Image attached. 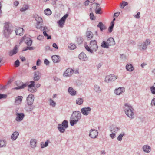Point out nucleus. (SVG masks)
Masks as SVG:
<instances>
[{"instance_id": "1", "label": "nucleus", "mask_w": 155, "mask_h": 155, "mask_svg": "<svg viewBox=\"0 0 155 155\" xmlns=\"http://www.w3.org/2000/svg\"><path fill=\"white\" fill-rule=\"evenodd\" d=\"M85 47L87 51L91 53L96 51L98 48L97 42L95 40L91 41L90 42L89 46H88L87 45H85Z\"/></svg>"}, {"instance_id": "2", "label": "nucleus", "mask_w": 155, "mask_h": 155, "mask_svg": "<svg viewBox=\"0 0 155 155\" xmlns=\"http://www.w3.org/2000/svg\"><path fill=\"white\" fill-rule=\"evenodd\" d=\"M117 77L114 74H110L107 76L105 78V81L107 83H110L115 81L117 79Z\"/></svg>"}, {"instance_id": "3", "label": "nucleus", "mask_w": 155, "mask_h": 155, "mask_svg": "<svg viewBox=\"0 0 155 155\" xmlns=\"http://www.w3.org/2000/svg\"><path fill=\"white\" fill-rule=\"evenodd\" d=\"M125 106L128 108L127 110H125V113L127 116H132L134 115V113L133 111V109L132 107L129 106V104H125Z\"/></svg>"}, {"instance_id": "4", "label": "nucleus", "mask_w": 155, "mask_h": 155, "mask_svg": "<svg viewBox=\"0 0 155 155\" xmlns=\"http://www.w3.org/2000/svg\"><path fill=\"white\" fill-rule=\"evenodd\" d=\"M89 133V137L93 139L96 138L97 137L98 134V131L94 129H91L90 130Z\"/></svg>"}, {"instance_id": "5", "label": "nucleus", "mask_w": 155, "mask_h": 155, "mask_svg": "<svg viewBox=\"0 0 155 155\" xmlns=\"http://www.w3.org/2000/svg\"><path fill=\"white\" fill-rule=\"evenodd\" d=\"M81 117H71V119L70 121V125L71 126H74L76 124L79 120Z\"/></svg>"}, {"instance_id": "6", "label": "nucleus", "mask_w": 155, "mask_h": 155, "mask_svg": "<svg viewBox=\"0 0 155 155\" xmlns=\"http://www.w3.org/2000/svg\"><path fill=\"white\" fill-rule=\"evenodd\" d=\"M68 16V14H65L58 21V24L60 27L62 28L63 26L65 20Z\"/></svg>"}, {"instance_id": "7", "label": "nucleus", "mask_w": 155, "mask_h": 155, "mask_svg": "<svg viewBox=\"0 0 155 155\" xmlns=\"http://www.w3.org/2000/svg\"><path fill=\"white\" fill-rule=\"evenodd\" d=\"M15 83L18 86V87L14 88V89H23L26 87L27 86L26 84H24L22 82L20 81H16Z\"/></svg>"}, {"instance_id": "8", "label": "nucleus", "mask_w": 155, "mask_h": 155, "mask_svg": "<svg viewBox=\"0 0 155 155\" xmlns=\"http://www.w3.org/2000/svg\"><path fill=\"white\" fill-rule=\"evenodd\" d=\"M34 96L32 94H29L27 98V104L28 105H31L34 100Z\"/></svg>"}, {"instance_id": "9", "label": "nucleus", "mask_w": 155, "mask_h": 155, "mask_svg": "<svg viewBox=\"0 0 155 155\" xmlns=\"http://www.w3.org/2000/svg\"><path fill=\"white\" fill-rule=\"evenodd\" d=\"M5 29L4 31V34L5 35H9L11 32V29L7 24L5 25Z\"/></svg>"}, {"instance_id": "10", "label": "nucleus", "mask_w": 155, "mask_h": 155, "mask_svg": "<svg viewBox=\"0 0 155 155\" xmlns=\"http://www.w3.org/2000/svg\"><path fill=\"white\" fill-rule=\"evenodd\" d=\"M150 43V40L147 39L146 41L145 42V44L142 45H140V49L141 50H145L147 48V46L149 45Z\"/></svg>"}, {"instance_id": "11", "label": "nucleus", "mask_w": 155, "mask_h": 155, "mask_svg": "<svg viewBox=\"0 0 155 155\" xmlns=\"http://www.w3.org/2000/svg\"><path fill=\"white\" fill-rule=\"evenodd\" d=\"M125 91V89L124 87H119L115 90L114 93L116 95H119L124 92Z\"/></svg>"}, {"instance_id": "12", "label": "nucleus", "mask_w": 155, "mask_h": 155, "mask_svg": "<svg viewBox=\"0 0 155 155\" xmlns=\"http://www.w3.org/2000/svg\"><path fill=\"white\" fill-rule=\"evenodd\" d=\"M91 110V108L89 107H85L81 109V112L84 115H87L90 112Z\"/></svg>"}, {"instance_id": "13", "label": "nucleus", "mask_w": 155, "mask_h": 155, "mask_svg": "<svg viewBox=\"0 0 155 155\" xmlns=\"http://www.w3.org/2000/svg\"><path fill=\"white\" fill-rule=\"evenodd\" d=\"M17 35L21 36L24 33V29L21 28H18L15 30Z\"/></svg>"}, {"instance_id": "14", "label": "nucleus", "mask_w": 155, "mask_h": 155, "mask_svg": "<svg viewBox=\"0 0 155 155\" xmlns=\"http://www.w3.org/2000/svg\"><path fill=\"white\" fill-rule=\"evenodd\" d=\"M142 149L144 152L147 153H149L151 150V147L147 145H143L142 147Z\"/></svg>"}, {"instance_id": "15", "label": "nucleus", "mask_w": 155, "mask_h": 155, "mask_svg": "<svg viewBox=\"0 0 155 155\" xmlns=\"http://www.w3.org/2000/svg\"><path fill=\"white\" fill-rule=\"evenodd\" d=\"M110 131L112 133H116L120 130V128L117 127L115 126H111L110 127Z\"/></svg>"}, {"instance_id": "16", "label": "nucleus", "mask_w": 155, "mask_h": 155, "mask_svg": "<svg viewBox=\"0 0 155 155\" xmlns=\"http://www.w3.org/2000/svg\"><path fill=\"white\" fill-rule=\"evenodd\" d=\"M107 43L108 46L114 45L115 44V42L114 39L112 38H109L107 40Z\"/></svg>"}, {"instance_id": "17", "label": "nucleus", "mask_w": 155, "mask_h": 155, "mask_svg": "<svg viewBox=\"0 0 155 155\" xmlns=\"http://www.w3.org/2000/svg\"><path fill=\"white\" fill-rule=\"evenodd\" d=\"M72 71H73L71 69H67L64 73V77H68L71 76Z\"/></svg>"}, {"instance_id": "18", "label": "nucleus", "mask_w": 155, "mask_h": 155, "mask_svg": "<svg viewBox=\"0 0 155 155\" xmlns=\"http://www.w3.org/2000/svg\"><path fill=\"white\" fill-rule=\"evenodd\" d=\"M23 97L21 96H18L15 98V103L16 104L19 105L22 102Z\"/></svg>"}, {"instance_id": "19", "label": "nucleus", "mask_w": 155, "mask_h": 155, "mask_svg": "<svg viewBox=\"0 0 155 155\" xmlns=\"http://www.w3.org/2000/svg\"><path fill=\"white\" fill-rule=\"evenodd\" d=\"M79 58L80 60L83 61L87 60V59L86 55L83 52H82L79 54Z\"/></svg>"}, {"instance_id": "20", "label": "nucleus", "mask_w": 155, "mask_h": 155, "mask_svg": "<svg viewBox=\"0 0 155 155\" xmlns=\"http://www.w3.org/2000/svg\"><path fill=\"white\" fill-rule=\"evenodd\" d=\"M52 59L54 63L58 62L60 61V57L59 56L54 55L52 56Z\"/></svg>"}, {"instance_id": "21", "label": "nucleus", "mask_w": 155, "mask_h": 155, "mask_svg": "<svg viewBox=\"0 0 155 155\" xmlns=\"http://www.w3.org/2000/svg\"><path fill=\"white\" fill-rule=\"evenodd\" d=\"M18 52V50L16 46H15L14 48V49L10 51L9 52V55L10 56H12L13 55L16 54Z\"/></svg>"}, {"instance_id": "22", "label": "nucleus", "mask_w": 155, "mask_h": 155, "mask_svg": "<svg viewBox=\"0 0 155 155\" xmlns=\"http://www.w3.org/2000/svg\"><path fill=\"white\" fill-rule=\"evenodd\" d=\"M57 128L58 131L61 133H64L65 131L66 128L59 124L58 125Z\"/></svg>"}, {"instance_id": "23", "label": "nucleus", "mask_w": 155, "mask_h": 155, "mask_svg": "<svg viewBox=\"0 0 155 155\" xmlns=\"http://www.w3.org/2000/svg\"><path fill=\"white\" fill-rule=\"evenodd\" d=\"M19 134V133L18 132L15 131L13 132L11 137L12 140H15L16 139L18 138Z\"/></svg>"}, {"instance_id": "24", "label": "nucleus", "mask_w": 155, "mask_h": 155, "mask_svg": "<svg viewBox=\"0 0 155 155\" xmlns=\"http://www.w3.org/2000/svg\"><path fill=\"white\" fill-rule=\"evenodd\" d=\"M34 18H35V20L37 21V22L38 23H42L43 20L42 18L40 17L37 14H35L34 15Z\"/></svg>"}, {"instance_id": "25", "label": "nucleus", "mask_w": 155, "mask_h": 155, "mask_svg": "<svg viewBox=\"0 0 155 155\" xmlns=\"http://www.w3.org/2000/svg\"><path fill=\"white\" fill-rule=\"evenodd\" d=\"M68 92L71 95H75L76 93V91L74 90L73 88L71 87L69 88L68 90Z\"/></svg>"}, {"instance_id": "26", "label": "nucleus", "mask_w": 155, "mask_h": 155, "mask_svg": "<svg viewBox=\"0 0 155 155\" xmlns=\"http://www.w3.org/2000/svg\"><path fill=\"white\" fill-rule=\"evenodd\" d=\"M127 70L130 71H132L134 70V68L132 65L130 64H129L126 66V67Z\"/></svg>"}, {"instance_id": "27", "label": "nucleus", "mask_w": 155, "mask_h": 155, "mask_svg": "<svg viewBox=\"0 0 155 155\" xmlns=\"http://www.w3.org/2000/svg\"><path fill=\"white\" fill-rule=\"evenodd\" d=\"M36 140L35 139H31L30 140V144L32 148H35L36 146Z\"/></svg>"}, {"instance_id": "28", "label": "nucleus", "mask_w": 155, "mask_h": 155, "mask_svg": "<svg viewBox=\"0 0 155 155\" xmlns=\"http://www.w3.org/2000/svg\"><path fill=\"white\" fill-rule=\"evenodd\" d=\"M61 124V125L65 127V128L67 129L68 128V121L67 120H64L62 122L61 124Z\"/></svg>"}, {"instance_id": "29", "label": "nucleus", "mask_w": 155, "mask_h": 155, "mask_svg": "<svg viewBox=\"0 0 155 155\" xmlns=\"http://www.w3.org/2000/svg\"><path fill=\"white\" fill-rule=\"evenodd\" d=\"M97 27L100 28L101 31L105 29L106 28V27L104 25L102 22H100L97 25Z\"/></svg>"}, {"instance_id": "30", "label": "nucleus", "mask_w": 155, "mask_h": 155, "mask_svg": "<svg viewBox=\"0 0 155 155\" xmlns=\"http://www.w3.org/2000/svg\"><path fill=\"white\" fill-rule=\"evenodd\" d=\"M49 143H50V141L48 140L46 141L45 143H44L43 142L41 143V148H43L47 147Z\"/></svg>"}, {"instance_id": "31", "label": "nucleus", "mask_w": 155, "mask_h": 155, "mask_svg": "<svg viewBox=\"0 0 155 155\" xmlns=\"http://www.w3.org/2000/svg\"><path fill=\"white\" fill-rule=\"evenodd\" d=\"M40 76L39 75V73L38 72H35L34 75V80L37 81L40 78Z\"/></svg>"}, {"instance_id": "32", "label": "nucleus", "mask_w": 155, "mask_h": 155, "mask_svg": "<svg viewBox=\"0 0 155 155\" xmlns=\"http://www.w3.org/2000/svg\"><path fill=\"white\" fill-rule=\"evenodd\" d=\"M125 134L124 132L121 133L117 137V140L119 141H121L122 140L123 137L125 135Z\"/></svg>"}, {"instance_id": "33", "label": "nucleus", "mask_w": 155, "mask_h": 155, "mask_svg": "<svg viewBox=\"0 0 155 155\" xmlns=\"http://www.w3.org/2000/svg\"><path fill=\"white\" fill-rule=\"evenodd\" d=\"M44 13L47 15H50L51 14V11L49 8H47L44 11Z\"/></svg>"}, {"instance_id": "34", "label": "nucleus", "mask_w": 155, "mask_h": 155, "mask_svg": "<svg viewBox=\"0 0 155 155\" xmlns=\"http://www.w3.org/2000/svg\"><path fill=\"white\" fill-rule=\"evenodd\" d=\"M6 143L5 141L3 140H0V147H2L6 146Z\"/></svg>"}, {"instance_id": "35", "label": "nucleus", "mask_w": 155, "mask_h": 155, "mask_svg": "<svg viewBox=\"0 0 155 155\" xmlns=\"http://www.w3.org/2000/svg\"><path fill=\"white\" fill-rule=\"evenodd\" d=\"M81 116L80 112L77 111L74 112L72 115V116Z\"/></svg>"}, {"instance_id": "36", "label": "nucleus", "mask_w": 155, "mask_h": 155, "mask_svg": "<svg viewBox=\"0 0 155 155\" xmlns=\"http://www.w3.org/2000/svg\"><path fill=\"white\" fill-rule=\"evenodd\" d=\"M83 102V99L81 98H79L77 99L76 101V103L78 104H82Z\"/></svg>"}, {"instance_id": "37", "label": "nucleus", "mask_w": 155, "mask_h": 155, "mask_svg": "<svg viewBox=\"0 0 155 155\" xmlns=\"http://www.w3.org/2000/svg\"><path fill=\"white\" fill-rule=\"evenodd\" d=\"M87 36L88 38H92L93 37V33L91 31H88L87 32Z\"/></svg>"}, {"instance_id": "38", "label": "nucleus", "mask_w": 155, "mask_h": 155, "mask_svg": "<svg viewBox=\"0 0 155 155\" xmlns=\"http://www.w3.org/2000/svg\"><path fill=\"white\" fill-rule=\"evenodd\" d=\"M28 90L31 92H35L36 91V89L35 88V87H28Z\"/></svg>"}, {"instance_id": "39", "label": "nucleus", "mask_w": 155, "mask_h": 155, "mask_svg": "<svg viewBox=\"0 0 155 155\" xmlns=\"http://www.w3.org/2000/svg\"><path fill=\"white\" fill-rule=\"evenodd\" d=\"M101 46L102 47L105 48H108L109 46L107 44V42H106L105 41H103L101 44Z\"/></svg>"}, {"instance_id": "40", "label": "nucleus", "mask_w": 155, "mask_h": 155, "mask_svg": "<svg viewBox=\"0 0 155 155\" xmlns=\"http://www.w3.org/2000/svg\"><path fill=\"white\" fill-rule=\"evenodd\" d=\"M29 8L28 6V5H26L25 6V7L21 8L20 9V11L21 12L25 11V10H27Z\"/></svg>"}, {"instance_id": "41", "label": "nucleus", "mask_w": 155, "mask_h": 155, "mask_svg": "<svg viewBox=\"0 0 155 155\" xmlns=\"http://www.w3.org/2000/svg\"><path fill=\"white\" fill-rule=\"evenodd\" d=\"M114 22H111V25L109 27V31L110 32H111L112 31L114 25Z\"/></svg>"}, {"instance_id": "42", "label": "nucleus", "mask_w": 155, "mask_h": 155, "mask_svg": "<svg viewBox=\"0 0 155 155\" xmlns=\"http://www.w3.org/2000/svg\"><path fill=\"white\" fill-rule=\"evenodd\" d=\"M120 8H124L126 5H128V3L126 2H123L122 3L120 4Z\"/></svg>"}, {"instance_id": "43", "label": "nucleus", "mask_w": 155, "mask_h": 155, "mask_svg": "<svg viewBox=\"0 0 155 155\" xmlns=\"http://www.w3.org/2000/svg\"><path fill=\"white\" fill-rule=\"evenodd\" d=\"M94 90L96 92L98 93L100 92L101 91L100 87L97 85L94 86Z\"/></svg>"}, {"instance_id": "44", "label": "nucleus", "mask_w": 155, "mask_h": 155, "mask_svg": "<svg viewBox=\"0 0 155 155\" xmlns=\"http://www.w3.org/2000/svg\"><path fill=\"white\" fill-rule=\"evenodd\" d=\"M50 105L53 107H54L56 105V103L51 99H50Z\"/></svg>"}, {"instance_id": "45", "label": "nucleus", "mask_w": 155, "mask_h": 155, "mask_svg": "<svg viewBox=\"0 0 155 155\" xmlns=\"http://www.w3.org/2000/svg\"><path fill=\"white\" fill-rule=\"evenodd\" d=\"M76 46L74 44H71L69 46V48L71 49H74L76 48Z\"/></svg>"}, {"instance_id": "46", "label": "nucleus", "mask_w": 155, "mask_h": 155, "mask_svg": "<svg viewBox=\"0 0 155 155\" xmlns=\"http://www.w3.org/2000/svg\"><path fill=\"white\" fill-rule=\"evenodd\" d=\"M24 117H16L15 120L18 122H20L22 120Z\"/></svg>"}, {"instance_id": "47", "label": "nucleus", "mask_w": 155, "mask_h": 155, "mask_svg": "<svg viewBox=\"0 0 155 155\" xmlns=\"http://www.w3.org/2000/svg\"><path fill=\"white\" fill-rule=\"evenodd\" d=\"M43 34L45 36L47 37V38L48 39H51V36H48V34L46 33V31H44L43 32Z\"/></svg>"}, {"instance_id": "48", "label": "nucleus", "mask_w": 155, "mask_h": 155, "mask_svg": "<svg viewBox=\"0 0 155 155\" xmlns=\"http://www.w3.org/2000/svg\"><path fill=\"white\" fill-rule=\"evenodd\" d=\"M41 23L37 22L36 26L37 28H40L42 27V25L41 24Z\"/></svg>"}, {"instance_id": "49", "label": "nucleus", "mask_w": 155, "mask_h": 155, "mask_svg": "<svg viewBox=\"0 0 155 155\" xmlns=\"http://www.w3.org/2000/svg\"><path fill=\"white\" fill-rule=\"evenodd\" d=\"M90 18L92 20H95V18L93 13H91L90 14Z\"/></svg>"}, {"instance_id": "50", "label": "nucleus", "mask_w": 155, "mask_h": 155, "mask_svg": "<svg viewBox=\"0 0 155 155\" xmlns=\"http://www.w3.org/2000/svg\"><path fill=\"white\" fill-rule=\"evenodd\" d=\"M151 91L152 92V93L153 94H155V88L153 87L152 86L150 88Z\"/></svg>"}, {"instance_id": "51", "label": "nucleus", "mask_w": 155, "mask_h": 155, "mask_svg": "<svg viewBox=\"0 0 155 155\" xmlns=\"http://www.w3.org/2000/svg\"><path fill=\"white\" fill-rule=\"evenodd\" d=\"M35 85V84L34 81H32L31 82V84L29 85L28 87H35L34 86Z\"/></svg>"}, {"instance_id": "52", "label": "nucleus", "mask_w": 155, "mask_h": 155, "mask_svg": "<svg viewBox=\"0 0 155 155\" xmlns=\"http://www.w3.org/2000/svg\"><path fill=\"white\" fill-rule=\"evenodd\" d=\"M32 43V40H30L29 41L27 42V45L28 46H31Z\"/></svg>"}, {"instance_id": "53", "label": "nucleus", "mask_w": 155, "mask_h": 155, "mask_svg": "<svg viewBox=\"0 0 155 155\" xmlns=\"http://www.w3.org/2000/svg\"><path fill=\"white\" fill-rule=\"evenodd\" d=\"M116 136L115 133H112L111 134H110V136L111 138L112 139H114Z\"/></svg>"}, {"instance_id": "54", "label": "nucleus", "mask_w": 155, "mask_h": 155, "mask_svg": "<svg viewBox=\"0 0 155 155\" xmlns=\"http://www.w3.org/2000/svg\"><path fill=\"white\" fill-rule=\"evenodd\" d=\"M15 64L16 67H18L19 65V61L18 60H17L15 62Z\"/></svg>"}, {"instance_id": "55", "label": "nucleus", "mask_w": 155, "mask_h": 155, "mask_svg": "<svg viewBox=\"0 0 155 155\" xmlns=\"http://www.w3.org/2000/svg\"><path fill=\"white\" fill-rule=\"evenodd\" d=\"M151 104V106L155 105V98H154L152 100Z\"/></svg>"}, {"instance_id": "56", "label": "nucleus", "mask_w": 155, "mask_h": 155, "mask_svg": "<svg viewBox=\"0 0 155 155\" xmlns=\"http://www.w3.org/2000/svg\"><path fill=\"white\" fill-rule=\"evenodd\" d=\"M27 49H29V50H32L33 49V48L32 47H27V48L24 49L23 51H25L27 50Z\"/></svg>"}, {"instance_id": "57", "label": "nucleus", "mask_w": 155, "mask_h": 155, "mask_svg": "<svg viewBox=\"0 0 155 155\" xmlns=\"http://www.w3.org/2000/svg\"><path fill=\"white\" fill-rule=\"evenodd\" d=\"M134 17L137 18H140V12H138L137 15H135Z\"/></svg>"}, {"instance_id": "58", "label": "nucleus", "mask_w": 155, "mask_h": 155, "mask_svg": "<svg viewBox=\"0 0 155 155\" xmlns=\"http://www.w3.org/2000/svg\"><path fill=\"white\" fill-rule=\"evenodd\" d=\"M17 116H24L25 114L24 113H17L16 114Z\"/></svg>"}, {"instance_id": "59", "label": "nucleus", "mask_w": 155, "mask_h": 155, "mask_svg": "<svg viewBox=\"0 0 155 155\" xmlns=\"http://www.w3.org/2000/svg\"><path fill=\"white\" fill-rule=\"evenodd\" d=\"M82 41V38L79 37L78 38L77 41L79 43H81Z\"/></svg>"}, {"instance_id": "60", "label": "nucleus", "mask_w": 155, "mask_h": 155, "mask_svg": "<svg viewBox=\"0 0 155 155\" xmlns=\"http://www.w3.org/2000/svg\"><path fill=\"white\" fill-rule=\"evenodd\" d=\"M6 97V95L0 94V99L2 98H5Z\"/></svg>"}, {"instance_id": "61", "label": "nucleus", "mask_w": 155, "mask_h": 155, "mask_svg": "<svg viewBox=\"0 0 155 155\" xmlns=\"http://www.w3.org/2000/svg\"><path fill=\"white\" fill-rule=\"evenodd\" d=\"M89 0H87L84 2V5L85 6H87L89 5Z\"/></svg>"}, {"instance_id": "62", "label": "nucleus", "mask_w": 155, "mask_h": 155, "mask_svg": "<svg viewBox=\"0 0 155 155\" xmlns=\"http://www.w3.org/2000/svg\"><path fill=\"white\" fill-rule=\"evenodd\" d=\"M40 62H41V60L39 59H38L37 61V63H36L37 65V66L40 65Z\"/></svg>"}, {"instance_id": "63", "label": "nucleus", "mask_w": 155, "mask_h": 155, "mask_svg": "<svg viewBox=\"0 0 155 155\" xmlns=\"http://www.w3.org/2000/svg\"><path fill=\"white\" fill-rule=\"evenodd\" d=\"M44 62V63L46 65L48 64L49 63V61L46 59L45 60Z\"/></svg>"}, {"instance_id": "64", "label": "nucleus", "mask_w": 155, "mask_h": 155, "mask_svg": "<svg viewBox=\"0 0 155 155\" xmlns=\"http://www.w3.org/2000/svg\"><path fill=\"white\" fill-rule=\"evenodd\" d=\"M53 47L54 48H56V49H58V47L57 45V44L55 43H53Z\"/></svg>"}]
</instances>
